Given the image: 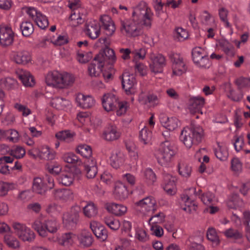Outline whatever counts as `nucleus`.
Listing matches in <instances>:
<instances>
[{"mask_svg": "<svg viewBox=\"0 0 250 250\" xmlns=\"http://www.w3.org/2000/svg\"><path fill=\"white\" fill-rule=\"evenodd\" d=\"M153 13L145 1H141L134 8L132 19L121 21V31L128 36H138L141 32V25L150 27Z\"/></svg>", "mask_w": 250, "mask_h": 250, "instance_id": "f257e3e1", "label": "nucleus"}, {"mask_svg": "<svg viewBox=\"0 0 250 250\" xmlns=\"http://www.w3.org/2000/svg\"><path fill=\"white\" fill-rule=\"evenodd\" d=\"M203 136V130L200 126L186 127L181 131L180 140L186 147L189 148L201 142Z\"/></svg>", "mask_w": 250, "mask_h": 250, "instance_id": "f03ea898", "label": "nucleus"}, {"mask_svg": "<svg viewBox=\"0 0 250 250\" xmlns=\"http://www.w3.org/2000/svg\"><path fill=\"white\" fill-rule=\"evenodd\" d=\"M176 153L174 145L169 141H165L160 144L155 155L160 165L167 166L172 161Z\"/></svg>", "mask_w": 250, "mask_h": 250, "instance_id": "7ed1b4c3", "label": "nucleus"}, {"mask_svg": "<svg viewBox=\"0 0 250 250\" xmlns=\"http://www.w3.org/2000/svg\"><path fill=\"white\" fill-rule=\"evenodd\" d=\"M32 227L40 236L45 237L47 236L48 232L55 233L59 228V224L54 220H48L44 222L38 218L32 224Z\"/></svg>", "mask_w": 250, "mask_h": 250, "instance_id": "20e7f679", "label": "nucleus"}, {"mask_svg": "<svg viewBox=\"0 0 250 250\" xmlns=\"http://www.w3.org/2000/svg\"><path fill=\"white\" fill-rule=\"evenodd\" d=\"M200 193L197 192L194 188L188 189L185 194L181 197V207L183 210L188 213H192L197 208V204L195 199L199 196Z\"/></svg>", "mask_w": 250, "mask_h": 250, "instance_id": "39448f33", "label": "nucleus"}, {"mask_svg": "<svg viewBox=\"0 0 250 250\" xmlns=\"http://www.w3.org/2000/svg\"><path fill=\"white\" fill-rule=\"evenodd\" d=\"M169 57L171 62L172 74L171 77H182L186 73L187 68L183 58L180 54L171 52L169 54Z\"/></svg>", "mask_w": 250, "mask_h": 250, "instance_id": "423d86ee", "label": "nucleus"}, {"mask_svg": "<svg viewBox=\"0 0 250 250\" xmlns=\"http://www.w3.org/2000/svg\"><path fill=\"white\" fill-rule=\"evenodd\" d=\"M54 187V179L49 176L44 178L36 177L34 179L32 185L33 190L40 194H44L47 190Z\"/></svg>", "mask_w": 250, "mask_h": 250, "instance_id": "0eeeda50", "label": "nucleus"}, {"mask_svg": "<svg viewBox=\"0 0 250 250\" xmlns=\"http://www.w3.org/2000/svg\"><path fill=\"white\" fill-rule=\"evenodd\" d=\"M12 227L15 234L21 241L31 243L35 240V233L25 225L15 222L13 224Z\"/></svg>", "mask_w": 250, "mask_h": 250, "instance_id": "6e6552de", "label": "nucleus"}, {"mask_svg": "<svg viewBox=\"0 0 250 250\" xmlns=\"http://www.w3.org/2000/svg\"><path fill=\"white\" fill-rule=\"evenodd\" d=\"M137 210L143 215H147L156 209V202L152 196H147L135 203Z\"/></svg>", "mask_w": 250, "mask_h": 250, "instance_id": "1a4fd4ad", "label": "nucleus"}, {"mask_svg": "<svg viewBox=\"0 0 250 250\" xmlns=\"http://www.w3.org/2000/svg\"><path fill=\"white\" fill-rule=\"evenodd\" d=\"M149 59L151 71L155 74L162 72L163 68L167 64L165 57L160 53H151L149 55Z\"/></svg>", "mask_w": 250, "mask_h": 250, "instance_id": "9d476101", "label": "nucleus"}, {"mask_svg": "<svg viewBox=\"0 0 250 250\" xmlns=\"http://www.w3.org/2000/svg\"><path fill=\"white\" fill-rule=\"evenodd\" d=\"M193 61L196 65L202 68H208L210 66V61L205 50L200 47H194L192 51Z\"/></svg>", "mask_w": 250, "mask_h": 250, "instance_id": "9b49d317", "label": "nucleus"}, {"mask_svg": "<svg viewBox=\"0 0 250 250\" xmlns=\"http://www.w3.org/2000/svg\"><path fill=\"white\" fill-rule=\"evenodd\" d=\"M15 33L11 26L2 24L0 25V44L2 46L12 45L14 42Z\"/></svg>", "mask_w": 250, "mask_h": 250, "instance_id": "f8f14e48", "label": "nucleus"}, {"mask_svg": "<svg viewBox=\"0 0 250 250\" xmlns=\"http://www.w3.org/2000/svg\"><path fill=\"white\" fill-rule=\"evenodd\" d=\"M28 154L33 158L39 157L44 160H52L55 158V152L48 146H42L40 149L34 148L28 151Z\"/></svg>", "mask_w": 250, "mask_h": 250, "instance_id": "ddd939ff", "label": "nucleus"}, {"mask_svg": "<svg viewBox=\"0 0 250 250\" xmlns=\"http://www.w3.org/2000/svg\"><path fill=\"white\" fill-rule=\"evenodd\" d=\"M81 210L80 207L76 205L73 206L69 211L64 213L62 217L63 224L69 226L76 223Z\"/></svg>", "mask_w": 250, "mask_h": 250, "instance_id": "4468645a", "label": "nucleus"}, {"mask_svg": "<svg viewBox=\"0 0 250 250\" xmlns=\"http://www.w3.org/2000/svg\"><path fill=\"white\" fill-rule=\"evenodd\" d=\"M159 120L161 125L169 131H173L181 125L180 121L175 117H168L162 113L159 116Z\"/></svg>", "mask_w": 250, "mask_h": 250, "instance_id": "2eb2a0df", "label": "nucleus"}, {"mask_svg": "<svg viewBox=\"0 0 250 250\" xmlns=\"http://www.w3.org/2000/svg\"><path fill=\"white\" fill-rule=\"evenodd\" d=\"M121 136V133L117 127L113 124L107 125L102 133L104 140L111 142L118 140Z\"/></svg>", "mask_w": 250, "mask_h": 250, "instance_id": "dca6fc26", "label": "nucleus"}, {"mask_svg": "<svg viewBox=\"0 0 250 250\" xmlns=\"http://www.w3.org/2000/svg\"><path fill=\"white\" fill-rule=\"evenodd\" d=\"M76 102L77 105L83 109H88L93 107L96 104L94 98L90 95L78 93L76 96Z\"/></svg>", "mask_w": 250, "mask_h": 250, "instance_id": "f3484780", "label": "nucleus"}, {"mask_svg": "<svg viewBox=\"0 0 250 250\" xmlns=\"http://www.w3.org/2000/svg\"><path fill=\"white\" fill-rule=\"evenodd\" d=\"M117 101L118 97L115 94L111 93L105 94L102 98L103 108L107 112L115 110Z\"/></svg>", "mask_w": 250, "mask_h": 250, "instance_id": "a211bd4d", "label": "nucleus"}, {"mask_svg": "<svg viewBox=\"0 0 250 250\" xmlns=\"http://www.w3.org/2000/svg\"><path fill=\"white\" fill-rule=\"evenodd\" d=\"M113 193L115 198L120 201L125 200L130 195L126 186L120 181L115 184Z\"/></svg>", "mask_w": 250, "mask_h": 250, "instance_id": "6ab92c4d", "label": "nucleus"}, {"mask_svg": "<svg viewBox=\"0 0 250 250\" xmlns=\"http://www.w3.org/2000/svg\"><path fill=\"white\" fill-rule=\"evenodd\" d=\"M90 228L96 237L101 241L106 240L107 231L101 224L96 221H92L90 222Z\"/></svg>", "mask_w": 250, "mask_h": 250, "instance_id": "aec40b11", "label": "nucleus"}, {"mask_svg": "<svg viewBox=\"0 0 250 250\" xmlns=\"http://www.w3.org/2000/svg\"><path fill=\"white\" fill-rule=\"evenodd\" d=\"M101 31V27L98 21L90 20L87 22L85 27L86 34L91 39L97 38Z\"/></svg>", "mask_w": 250, "mask_h": 250, "instance_id": "412c9836", "label": "nucleus"}, {"mask_svg": "<svg viewBox=\"0 0 250 250\" xmlns=\"http://www.w3.org/2000/svg\"><path fill=\"white\" fill-rule=\"evenodd\" d=\"M105 208L108 212L117 216H123L127 211V208L125 205L114 202L107 203Z\"/></svg>", "mask_w": 250, "mask_h": 250, "instance_id": "4be33fe9", "label": "nucleus"}, {"mask_svg": "<svg viewBox=\"0 0 250 250\" xmlns=\"http://www.w3.org/2000/svg\"><path fill=\"white\" fill-rule=\"evenodd\" d=\"M13 59L17 64L26 65L31 62L30 53L25 50H21L13 53Z\"/></svg>", "mask_w": 250, "mask_h": 250, "instance_id": "5701e85b", "label": "nucleus"}, {"mask_svg": "<svg viewBox=\"0 0 250 250\" xmlns=\"http://www.w3.org/2000/svg\"><path fill=\"white\" fill-rule=\"evenodd\" d=\"M176 178L170 174H166L164 175L163 188L167 194L172 195L176 193Z\"/></svg>", "mask_w": 250, "mask_h": 250, "instance_id": "b1692460", "label": "nucleus"}, {"mask_svg": "<svg viewBox=\"0 0 250 250\" xmlns=\"http://www.w3.org/2000/svg\"><path fill=\"white\" fill-rule=\"evenodd\" d=\"M77 237L81 247L88 248L91 247L94 242V238L91 233L87 230H83L77 234Z\"/></svg>", "mask_w": 250, "mask_h": 250, "instance_id": "393cba45", "label": "nucleus"}, {"mask_svg": "<svg viewBox=\"0 0 250 250\" xmlns=\"http://www.w3.org/2000/svg\"><path fill=\"white\" fill-rule=\"evenodd\" d=\"M55 198L63 202L71 201L74 198L73 191L68 188H60L55 189L53 191Z\"/></svg>", "mask_w": 250, "mask_h": 250, "instance_id": "a878e982", "label": "nucleus"}, {"mask_svg": "<svg viewBox=\"0 0 250 250\" xmlns=\"http://www.w3.org/2000/svg\"><path fill=\"white\" fill-rule=\"evenodd\" d=\"M125 161V154L120 151H113L110 157V165L113 168L116 169L123 166Z\"/></svg>", "mask_w": 250, "mask_h": 250, "instance_id": "bb28decb", "label": "nucleus"}, {"mask_svg": "<svg viewBox=\"0 0 250 250\" xmlns=\"http://www.w3.org/2000/svg\"><path fill=\"white\" fill-rule=\"evenodd\" d=\"M45 82L49 86L64 88L71 85L74 81V79H46Z\"/></svg>", "mask_w": 250, "mask_h": 250, "instance_id": "cd10ccee", "label": "nucleus"}, {"mask_svg": "<svg viewBox=\"0 0 250 250\" xmlns=\"http://www.w3.org/2000/svg\"><path fill=\"white\" fill-rule=\"evenodd\" d=\"M84 171L87 178H94L98 173L96 161L94 159H86L84 162Z\"/></svg>", "mask_w": 250, "mask_h": 250, "instance_id": "c85d7f7f", "label": "nucleus"}, {"mask_svg": "<svg viewBox=\"0 0 250 250\" xmlns=\"http://www.w3.org/2000/svg\"><path fill=\"white\" fill-rule=\"evenodd\" d=\"M190 104L189 109L192 113L196 112H202L201 111V108L205 104V99L200 96L193 97L190 99Z\"/></svg>", "mask_w": 250, "mask_h": 250, "instance_id": "c756f323", "label": "nucleus"}, {"mask_svg": "<svg viewBox=\"0 0 250 250\" xmlns=\"http://www.w3.org/2000/svg\"><path fill=\"white\" fill-rule=\"evenodd\" d=\"M75 238V234L72 233H66L62 234L59 237L53 239L52 241L57 242L61 245L69 247L74 244Z\"/></svg>", "mask_w": 250, "mask_h": 250, "instance_id": "7c9ffc66", "label": "nucleus"}, {"mask_svg": "<svg viewBox=\"0 0 250 250\" xmlns=\"http://www.w3.org/2000/svg\"><path fill=\"white\" fill-rule=\"evenodd\" d=\"M3 242L10 249L19 250L21 248L20 240L12 233H7L3 237Z\"/></svg>", "mask_w": 250, "mask_h": 250, "instance_id": "2f4dec72", "label": "nucleus"}, {"mask_svg": "<svg viewBox=\"0 0 250 250\" xmlns=\"http://www.w3.org/2000/svg\"><path fill=\"white\" fill-rule=\"evenodd\" d=\"M100 21L105 29L106 34L112 35L116 30V27L113 21L111 18L106 15L101 17Z\"/></svg>", "mask_w": 250, "mask_h": 250, "instance_id": "473e14b6", "label": "nucleus"}, {"mask_svg": "<svg viewBox=\"0 0 250 250\" xmlns=\"http://www.w3.org/2000/svg\"><path fill=\"white\" fill-rule=\"evenodd\" d=\"M84 21L83 15L80 10L72 11L68 19V23L72 27H76L83 24Z\"/></svg>", "mask_w": 250, "mask_h": 250, "instance_id": "72a5a7b5", "label": "nucleus"}, {"mask_svg": "<svg viewBox=\"0 0 250 250\" xmlns=\"http://www.w3.org/2000/svg\"><path fill=\"white\" fill-rule=\"evenodd\" d=\"M214 153L216 157L221 161L227 159L229 153L227 146L223 143H217L214 147Z\"/></svg>", "mask_w": 250, "mask_h": 250, "instance_id": "f704fd0d", "label": "nucleus"}, {"mask_svg": "<svg viewBox=\"0 0 250 250\" xmlns=\"http://www.w3.org/2000/svg\"><path fill=\"white\" fill-rule=\"evenodd\" d=\"M198 18L203 27L216 23L214 17L207 10L200 12Z\"/></svg>", "mask_w": 250, "mask_h": 250, "instance_id": "c9c22d12", "label": "nucleus"}, {"mask_svg": "<svg viewBox=\"0 0 250 250\" xmlns=\"http://www.w3.org/2000/svg\"><path fill=\"white\" fill-rule=\"evenodd\" d=\"M122 83L127 95H133L136 93L137 82L135 79H122Z\"/></svg>", "mask_w": 250, "mask_h": 250, "instance_id": "e433bc0d", "label": "nucleus"}, {"mask_svg": "<svg viewBox=\"0 0 250 250\" xmlns=\"http://www.w3.org/2000/svg\"><path fill=\"white\" fill-rule=\"evenodd\" d=\"M75 178V174L71 170L63 171L59 177V182L60 184L65 186H70L71 185Z\"/></svg>", "mask_w": 250, "mask_h": 250, "instance_id": "4c0bfd02", "label": "nucleus"}, {"mask_svg": "<svg viewBox=\"0 0 250 250\" xmlns=\"http://www.w3.org/2000/svg\"><path fill=\"white\" fill-rule=\"evenodd\" d=\"M75 135L74 132L65 130L57 132L55 137L60 141L69 143L73 141Z\"/></svg>", "mask_w": 250, "mask_h": 250, "instance_id": "58836bf2", "label": "nucleus"}, {"mask_svg": "<svg viewBox=\"0 0 250 250\" xmlns=\"http://www.w3.org/2000/svg\"><path fill=\"white\" fill-rule=\"evenodd\" d=\"M76 152L87 159H93L91 157L92 148L89 146L85 144L80 145L76 148Z\"/></svg>", "mask_w": 250, "mask_h": 250, "instance_id": "ea45409f", "label": "nucleus"}, {"mask_svg": "<svg viewBox=\"0 0 250 250\" xmlns=\"http://www.w3.org/2000/svg\"><path fill=\"white\" fill-rule=\"evenodd\" d=\"M5 139L14 143H18L20 139V135L19 132L13 128L5 130Z\"/></svg>", "mask_w": 250, "mask_h": 250, "instance_id": "a19ab883", "label": "nucleus"}, {"mask_svg": "<svg viewBox=\"0 0 250 250\" xmlns=\"http://www.w3.org/2000/svg\"><path fill=\"white\" fill-rule=\"evenodd\" d=\"M50 104L53 107L57 109H63L70 104V102L62 98L57 97L53 98Z\"/></svg>", "mask_w": 250, "mask_h": 250, "instance_id": "79ce46f5", "label": "nucleus"}, {"mask_svg": "<svg viewBox=\"0 0 250 250\" xmlns=\"http://www.w3.org/2000/svg\"><path fill=\"white\" fill-rule=\"evenodd\" d=\"M84 215L88 218L95 216L97 214V208L93 203H88L83 208Z\"/></svg>", "mask_w": 250, "mask_h": 250, "instance_id": "37998d69", "label": "nucleus"}, {"mask_svg": "<svg viewBox=\"0 0 250 250\" xmlns=\"http://www.w3.org/2000/svg\"><path fill=\"white\" fill-rule=\"evenodd\" d=\"M139 138L143 144H149L151 140V132L148 130L146 126H144L140 132Z\"/></svg>", "mask_w": 250, "mask_h": 250, "instance_id": "c03bdc74", "label": "nucleus"}, {"mask_svg": "<svg viewBox=\"0 0 250 250\" xmlns=\"http://www.w3.org/2000/svg\"><path fill=\"white\" fill-rule=\"evenodd\" d=\"M178 169L179 174L186 178L189 177L192 172L191 167L185 162H181L179 164Z\"/></svg>", "mask_w": 250, "mask_h": 250, "instance_id": "a18cd8bd", "label": "nucleus"}, {"mask_svg": "<svg viewBox=\"0 0 250 250\" xmlns=\"http://www.w3.org/2000/svg\"><path fill=\"white\" fill-rule=\"evenodd\" d=\"M16 184L13 183L0 182V196L6 195L8 192L15 188Z\"/></svg>", "mask_w": 250, "mask_h": 250, "instance_id": "49530a36", "label": "nucleus"}, {"mask_svg": "<svg viewBox=\"0 0 250 250\" xmlns=\"http://www.w3.org/2000/svg\"><path fill=\"white\" fill-rule=\"evenodd\" d=\"M143 174L148 185H152L156 181L155 174L150 168H147L143 170Z\"/></svg>", "mask_w": 250, "mask_h": 250, "instance_id": "de8ad7c7", "label": "nucleus"}, {"mask_svg": "<svg viewBox=\"0 0 250 250\" xmlns=\"http://www.w3.org/2000/svg\"><path fill=\"white\" fill-rule=\"evenodd\" d=\"M218 15L221 21L223 22L224 26L226 27L230 28V25L228 19L229 15L228 10L225 7H220L218 9Z\"/></svg>", "mask_w": 250, "mask_h": 250, "instance_id": "09e8293b", "label": "nucleus"}, {"mask_svg": "<svg viewBox=\"0 0 250 250\" xmlns=\"http://www.w3.org/2000/svg\"><path fill=\"white\" fill-rule=\"evenodd\" d=\"M61 158L64 162L71 164H76L79 160L78 157L74 153L71 152L63 153Z\"/></svg>", "mask_w": 250, "mask_h": 250, "instance_id": "8fccbe9b", "label": "nucleus"}, {"mask_svg": "<svg viewBox=\"0 0 250 250\" xmlns=\"http://www.w3.org/2000/svg\"><path fill=\"white\" fill-rule=\"evenodd\" d=\"M21 29L22 35L25 37H29L34 31L32 23L28 21L22 22L21 25Z\"/></svg>", "mask_w": 250, "mask_h": 250, "instance_id": "3c124183", "label": "nucleus"}, {"mask_svg": "<svg viewBox=\"0 0 250 250\" xmlns=\"http://www.w3.org/2000/svg\"><path fill=\"white\" fill-rule=\"evenodd\" d=\"M92 58V53L90 52H84L78 51L77 55V60L82 63H85L88 62Z\"/></svg>", "mask_w": 250, "mask_h": 250, "instance_id": "603ef678", "label": "nucleus"}, {"mask_svg": "<svg viewBox=\"0 0 250 250\" xmlns=\"http://www.w3.org/2000/svg\"><path fill=\"white\" fill-rule=\"evenodd\" d=\"M70 74L65 72H60L57 70L49 71L46 76V78H71Z\"/></svg>", "mask_w": 250, "mask_h": 250, "instance_id": "864d4df0", "label": "nucleus"}, {"mask_svg": "<svg viewBox=\"0 0 250 250\" xmlns=\"http://www.w3.org/2000/svg\"><path fill=\"white\" fill-rule=\"evenodd\" d=\"M129 107V104L125 101H120L118 103L116 109V114L118 116L125 115Z\"/></svg>", "mask_w": 250, "mask_h": 250, "instance_id": "5fc2aeb1", "label": "nucleus"}, {"mask_svg": "<svg viewBox=\"0 0 250 250\" xmlns=\"http://www.w3.org/2000/svg\"><path fill=\"white\" fill-rule=\"evenodd\" d=\"M165 219V214L162 212H159L149 219V225H158L157 224H161L164 222Z\"/></svg>", "mask_w": 250, "mask_h": 250, "instance_id": "6e6d98bb", "label": "nucleus"}, {"mask_svg": "<svg viewBox=\"0 0 250 250\" xmlns=\"http://www.w3.org/2000/svg\"><path fill=\"white\" fill-rule=\"evenodd\" d=\"M106 225L113 230H117L121 226L120 221L112 217H107L104 219Z\"/></svg>", "mask_w": 250, "mask_h": 250, "instance_id": "4d7b16f0", "label": "nucleus"}, {"mask_svg": "<svg viewBox=\"0 0 250 250\" xmlns=\"http://www.w3.org/2000/svg\"><path fill=\"white\" fill-rule=\"evenodd\" d=\"M135 238L138 240L142 242H145L148 239L146 231L142 228L138 226L135 227Z\"/></svg>", "mask_w": 250, "mask_h": 250, "instance_id": "13d9d810", "label": "nucleus"}, {"mask_svg": "<svg viewBox=\"0 0 250 250\" xmlns=\"http://www.w3.org/2000/svg\"><path fill=\"white\" fill-rule=\"evenodd\" d=\"M37 25L41 29H44L48 25V21L46 17L41 14H38V16L34 20Z\"/></svg>", "mask_w": 250, "mask_h": 250, "instance_id": "bf43d9fd", "label": "nucleus"}, {"mask_svg": "<svg viewBox=\"0 0 250 250\" xmlns=\"http://www.w3.org/2000/svg\"><path fill=\"white\" fill-rule=\"evenodd\" d=\"M102 53H104L106 60L108 61V63H112L115 62L116 57L114 51L112 49L106 47Z\"/></svg>", "mask_w": 250, "mask_h": 250, "instance_id": "052dcab7", "label": "nucleus"}, {"mask_svg": "<svg viewBox=\"0 0 250 250\" xmlns=\"http://www.w3.org/2000/svg\"><path fill=\"white\" fill-rule=\"evenodd\" d=\"M225 235L228 238H230L234 239H238L242 237V233L240 231L234 230L230 228L224 232Z\"/></svg>", "mask_w": 250, "mask_h": 250, "instance_id": "680f3d73", "label": "nucleus"}, {"mask_svg": "<svg viewBox=\"0 0 250 250\" xmlns=\"http://www.w3.org/2000/svg\"><path fill=\"white\" fill-rule=\"evenodd\" d=\"M46 168L49 173L54 175L58 174L62 170L61 165L58 163H48Z\"/></svg>", "mask_w": 250, "mask_h": 250, "instance_id": "e2e57ef3", "label": "nucleus"}, {"mask_svg": "<svg viewBox=\"0 0 250 250\" xmlns=\"http://www.w3.org/2000/svg\"><path fill=\"white\" fill-rule=\"evenodd\" d=\"M25 154V149L22 147L20 146H17L10 151V154L17 159L22 158Z\"/></svg>", "mask_w": 250, "mask_h": 250, "instance_id": "0e129e2a", "label": "nucleus"}, {"mask_svg": "<svg viewBox=\"0 0 250 250\" xmlns=\"http://www.w3.org/2000/svg\"><path fill=\"white\" fill-rule=\"evenodd\" d=\"M175 36L179 41H183L188 36V31L181 27H178L175 30Z\"/></svg>", "mask_w": 250, "mask_h": 250, "instance_id": "69168bd1", "label": "nucleus"}, {"mask_svg": "<svg viewBox=\"0 0 250 250\" xmlns=\"http://www.w3.org/2000/svg\"><path fill=\"white\" fill-rule=\"evenodd\" d=\"M218 46L221 48L224 52L229 54L232 49L231 44L226 40H220L217 44Z\"/></svg>", "mask_w": 250, "mask_h": 250, "instance_id": "338daca9", "label": "nucleus"}, {"mask_svg": "<svg viewBox=\"0 0 250 250\" xmlns=\"http://www.w3.org/2000/svg\"><path fill=\"white\" fill-rule=\"evenodd\" d=\"M208 239L215 243L218 244L219 242V237L217 234L215 230L213 228H209L207 233Z\"/></svg>", "mask_w": 250, "mask_h": 250, "instance_id": "774afa93", "label": "nucleus"}]
</instances>
